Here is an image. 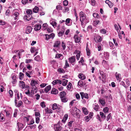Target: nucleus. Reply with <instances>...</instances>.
Returning <instances> with one entry per match:
<instances>
[{"label":"nucleus","instance_id":"nucleus-35","mask_svg":"<svg viewBox=\"0 0 131 131\" xmlns=\"http://www.w3.org/2000/svg\"><path fill=\"white\" fill-rule=\"evenodd\" d=\"M24 74L22 72L19 73V79L20 80H22L24 78Z\"/></svg>","mask_w":131,"mask_h":131},{"label":"nucleus","instance_id":"nucleus-2","mask_svg":"<svg viewBox=\"0 0 131 131\" xmlns=\"http://www.w3.org/2000/svg\"><path fill=\"white\" fill-rule=\"evenodd\" d=\"M81 95V99H83L84 98H85L87 99H89V96L88 94L87 93H84L83 92H81L80 93Z\"/></svg>","mask_w":131,"mask_h":131},{"label":"nucleus","instance_id":"nucleus-19","mask_svg":"<svg viewBox=\"0 0 131 131\" xmlns=\"http://www.w3.org/2000/svg\"><path fill=\"white\" fill-rule=\"evenodd\" d=\"M19 85L22 89H24L25 86V82L23 81H19Z\"/></svg>","mask_w":131,"mask_h":131},{"label":"nucleus","instance_id":"nucleus-58","mask_svg":"<svg viewBox=\"0 0 131 131\" xmlns=\"http://www.w3.org/2000/svg\"><path fill=\"white\" fill-rule=\"evenodd\" d=\"M21 2L23 4H25L28 3V0H22Z\"/></svg>","mask_w":131,"mask_h":131},{"label":"nucleus","instance_id":"nucleus-16","mask_svg":"<svg viewBox=\"0 0 131 131\" xmlns=\"http://www.w3.org/2000/svg\"><path fill=\"white\" fill-rule=\"evenodd\" d=\"M79 78L82 80H84L85 79V77L83 75V74L82 73H80L78 75Z\"/></svg>","mask_w":131,"mask_h":131},{"label":"nucleus","instance_id":"nucleus-56","mask_svg":"<svg viewBox=\"0 0 131 131\" xmlns=\"http://www.w3.org/2000/svg\"><path fill=\"white\" fill-rule=\"evenodd\" d=\"M35 60L37 61H39L40 60V57L39 56H37L35 58Z\"/></svg>","mask_w":131,"mask_h":131},{"label":"nucleus","instance_id":"nucleus-17","mask_svg":"<svg viewBox=\"0 0 131 131\" xmlns=\"http://www.w3.org/2000/svg\"><path fill=\"white\" fill-rule=\"evenodd\" d=\"M105 3L107 4L110 7H112L113 6V4L109 0H106L105 1Z\"/></svg>","mask_w":131,"mask_h":131},{"label":"nucleus","instance_id":"nucleus-9","mask_svg":"<svg viewBox=\"0 0 131 131\" xmlns=\"http://www.w3.org/2000/svg\"><path fill=\"white\" fill-rule=\"evenodd\" d=\"M75 56H72L69 58V61L70 63L72 64L75 61Z\"/></svg>","mask_w":131,"mask_h":131},{"label":"nucleus","instance_id":"nucleus-60","mask_svg":"<svg viewBox=\"0 0 131 131\" xmlns=\"http://www.w3.org/2000/svg\"><path fill=\"white\" fill-rule=\"evenodd\" d=\"M6 22L5 21H3L2 20H0V25H4L6 24Z\"/></svg>","mask_w":131,"mask_h":131},{"label":"nucleus","instance_id":"nucleus-25","mask_svg":"<svg viewBox=\"0 0 131 131\" xmlns=\"http://www.w3.org/2000/svg\"><path fill=\"white\" fill-rule=\"evenodd\" d=\"M12 79L13 80L12 81V83L13 84H15L17 82V80L16 79V76L15 75L13 76L12 77Z\"/></svg>","mask_w":131,"mask_h":131},{"label":"nucleus","instance_id":"nucleus-38","mask_svg":"<svg viewBox=\"0 0 131 131\" xmlns=\"http://www.w3.org/2000/svg\"><path fill=\"white\" fill-rule=\"evenodd\" d=\"M93 16L94 18H96L98 19L100 18V16L99 14L96 13H93Z\"/></svg>","mask_w":131,"mask_h":131},{"label":"nucleus","instance_id":"nucleus-22","mask_svg":"<svg viewBox=\"0 0 131 131\" xmlns=\"http://www.w3.org/2000/svg\"><path fill=\"white\" fill-rule=\"evenodd\" d=\"M26 17V19L28 21H29L31 19L32 17V16L31 15L27 14L25 16V18Z\"/></svg>","mask_w":131,"mask_h":131},{"label":"nucleus","instance_id":"nucleus-53","mask_svg":"<svg viewBox=\"0 0 131 131\" xmlns=\"http://www.w3.org/2000/svg\"><path fill=\"white\" fill-rule=\"evenodd\" d=\"M25 93L27 95H28L30 96H31V97L32 96V94H30V91L29 90H27V92H25Z\"/></svg>","mask_w":131,"mask_h":131},{"label":"nucleus","instance_id":"nucleus-55","mask_svg":"<svg viewBox=\"0 0 131 131\" xmlns=\"http://www.w3.org/2000/svg\"><path fill=\"white\" fill-rule=\"evenodd\" d=\"M68 4V1L67 0H65L63 2V5L64 6H67Z\"/></svg>","mask_w":131,"mask_h":131},{"label":"nucleus","instance_id":"nucleus-40","mask_svg":"<svg viewBox=\"0 0 131 131\" xmlns=\"http://www.w3.org/2000/svg\"><path fill=\"white\" fill-rule=\"evenodd\" d=\"M100 115L101 116L102 118H103L104 119H105L106 118V116L104 115V113L101 112L100 113Z\"/></svg>","mask_w":131,"mask_h":131},{"label":"nucleus","instance_id":"nucleus-30","mask_svg":"<svg viewBox=\"0 0 131 131\" xmlns=\"http://www.w3.org/2000/svg\"><path fill=\"white\" fill-rule=\"evenodd\" d=\"M23 101L26 104H28L30 103V102L26 97H24L23 99Z\"/></svg>","mask_w":131,"mask_h":131},{"label":"nucleus","instance_id":"nucleus-54","mask_svg":"<svg viewBox=\"0 0 131 131\" xmlns=\"http://www.w3.org/2000/svg\"><path fill=\"white\" fill-rule=\"evenodd\" d=\"M47 30L48 32H51L53 31V30L52 28L50 27H48Z\"/></svg>","mask_w":131,"mask_h":131},{"label":"nucleus","instance_id":"nucleus-4","mask_svg":"<svg viewBox=\"0 0 131 131\" xmlns=\"http://www.w3.org/2000/svg\"><path fill=\"white\" fill-rule=\"evenodd\" d=\"M60 43L61 42L60 40H56L54 43L53 47H54L59 48Z\"/></svg>","mask_w":131,"mask_h":131},{"label":"nucleus","instance_id":"nucleus-39","mask_svg":"<svg viewBox=\"0 0 131 131\" xmlns=\"http://www.w3.org/2000/svg\"><path fill=\"white\" fill-rule=\"evenodd\" d=\"M23 104V102L21 101H20L18 102L17 104V105H16V106L17 107H19L20 106H21V105H22Z\"/></svg>","mask_w":131,"mask_h":131},{"label":"nucleus","instance_id":"nucleus-59","mask_svg":"<svg viewBox=\"0 0 131 131\" xmlns=\"http://www.w3.org/2000/svg\"><path fill=\"white\" fill-rule=\"evenodd\" d=\"M50 38H52V39H53L54 37V34L53 33L51 34L50 35H49Z\"/></svg>","mask_w":131,"mask_h":131},{"label":"nucleus","instance_id":"nucleus-23","mask_svg":"<svg viewBox=\"0 0 131 131\" xmlns=\"http://www.w3.org/2000/svg\"><path fill=\"white\" fill-rule=\"evenodd\" d=\"M68 117V116L67 114H65L63 117V119L61 121L63 123H65L66 120L67 119Z\"/></svg>","mask_w":131,"mask_h":131},{"label":"nucleus","instance_id":"nucleus-44","mask_svg":"<svg viewBox=\"0 0 131 131\" xmlns=\"http://www.w3.org/2000/svg\"><path fill=\"white\" fill-rule=\"evenodd\" d=\"M78 85L80 87H82L83 86V82L81 81H79L78 83Z\"/></svg>","mask_w":131,"mask_h":131},{"label":"nucleus","instance_id":"nucleus-32","mask_svg":"<svg viewBox=\"0 0 131 131\" xmlns=\"http://www.w3.org/2000/svg\"><path fill=\"white\" fill-rule=\"evenodd\" d=\"M82 110L83 111L84 114L85 115H87L88 114V112L86 108L83 107Z\"/></svg>","mask_w":131,"mask_h":131},{"label":"nucleus","instance_id":"nucleus-46","mask_svg":"<svg viewBox=\"0 0 131 131\" xmlns=\"http://www.w3.org/2000/svg\"><path fill=\"white\" fill-rule=\"evenodd\" d=\"M99 102L102 105H104L105 104L104 100L103 99H100L99 100Z\"/></svg>","mask_w":131,"mask_h":131},{"label":"nucleus","instance_id":"nucleus-43","mask_svg":"<svg viewBox=\"0 0 131 131\" xmlns=\"http://www.w3.org/2000/svg\"><path fill=\"white\" fill-rule=\"evenodd\" d=\"M56 9L58 10H62V7L60 5H57L56 7Z\"/></svg>","mask_w":131,"mask_h":131},{"label":"nucleus","instance_id":"nucleus-10","mask_svg":"<svg viewBox=\"0 0 131 131\" xmlns=\"http://www.w3.org/2000/svg\"><path fill=\"white\" fill-rule=\"evenodd\" d=\"M74 38L75 39V42L76 43L79 42L80 40V38L78 36L75 35L74 36Z\"/></svg>","mask_w":131,"mask_h":131},{"label":"nucleus","instance_id":"nucleus-49","mask_svg":"<svg viewBox=\"0 0 131 131\" xmlns=\"http://www.w3.org/2000/svg\"><path fill=\"white\" fill-rule=\"evenodd\" d=\"M71 20L70 18H68L65 21L66 24V25H67L68 24H69L70 23Z\"/></svg>","mask_w":131,"mask_h":131},{"label":"nucleus","instance_id":"nucleus-34","mask_svg":"<svg viewBox=\"0 0 131 131\" xmlns=\"http://www.w3.org/2000/svg\"><path fill=\"white\" fill-rule=\"evenodd\" d=\"M58 108V107L56 104L54 103L52 105V108L53 110H55Z\"/></svg>","mask_w":131,"mask_h":131},{"label":"nucleus","instance_id":"nucleus-21","mask_svg":"<svg viewBox=\"0 0 131 131\" xmlns=\"http://www.w3.org/2000/svg\"><path fill=\"white\" fill-rule=\"evenodd\" d=\"M86 50L87 53V54L88 56H89L91 54L90 50L88 47V44H87L86 48Z\"/></svg>","mask_w":131,"mask_h":131},{"label":"nucleus","instance_id":"nucleus-33","mask_svg":"<svg viewBox=\"0 0 131 131\" xmlns=\"http://www.w3.org/2000/svg\"><path fill=\"white\" fill-rule=\"evenodd\" d=\"M64 32V30H62L61 31L59 32L58 33V36L59 37L62 36L63 35Z\"/></svg>","mask_w":131,"mask_h":131},{"label":"nucleus","instance_id":"nucleus-6","mask_svg":"<svg viewBox=\"0 0 131 131\" xmlns=\"http://www.w3.org/2000/svg\"><path fill=\"white\" fill-rule=\"evenodd\" d=\"M19 15V13L15 12L12 15V17L14 18V20H18V16Z\"/></svg>","mask_w":131,"mask_h":131},{"label":"nucleus","instance_id":"nucleus-13","mask_svg":"<svg viewBox=\"0 0 131 131\" xmlns=\"http://www.w3.org/2000/svg\"><path fill=\"white\" fill-rule=\"evenodd\" d=\"M115 76L117 80H119L120 81L121 80V74L118 73L117 72H116L115 73Z\"/></svg>","mask_w":131,"mask_h":131},{"label":"nucleus","instance_id":"nucleus-24","mask_svg":"<svg viewBox=\"0 0 131 131\" xmlns=\"http://www.w3.org/2000/svg\"><path fill=\"white\" fill-rule=\"evenodd\" d=\"M68 80L65 79H63L62 81V83L63 85V86H66L67 85Z\"/></svg>","mask_w":131,"mask_h":131},{"label":"nucleus","instance_id":"nucleus-26","mask_svg":"<svg viewBox=\"0 0 131 131\" xmlns=\"http://www.w3.org/2000/svg\"><path fill=\"white\" fill-rule=\"evenodd\" d=\"M60 99L61 101L64 103L67 102L68 100V99L66 96L62 98H61Z\"/></svg>","mask_w":131,"mask_h":131},{"label":"nucleus","instance_id":"nucleus-12","mask_svg":"<svg viewBox=\"0 0 131 131\" xmlns=\"http://www.w3.org/2000/svg\"><path fill=\"white\" fill-rule=\"evenodd\" d=\"M66 92L64 91H62L61 92L60 94V98H62L66 97Z\"/></svg>","mask_w":131,"mask_h":131},{"label":"nucleus","instance_id":"nucleus-27","mask_svg":"<svg viewBox=\"0 0 131 131\" xmlns=\"http://www.w3.org/2000/svg\"><path fill=\"white\" fill-rule=\"evenodd\" d=\"M57 71L59 73H64L65 72V70L61 68H59L58 69Z\"/></svg>","mask_w":131,"mask_h":131},{"label":"nucleus","instance_id":"nucleus-31","mask_svg":"<svg viewBox=\"0 0 131 131\" xmlns=\"http://www.w3.org/2000/svg\"><path fill=\"white\" fill-rule=\"evenodd\" d=\"M45 110L46 112L47 113H52V111L51 109L49 110L48 108L45 109Z\"/></svg>","mask_w":131,"mask_h":131},{"label":"nucleus","instance_id":"nucleus-52","mask_svg":"<svg viewBox=\"0 0 131 131\" xmlns=\"http://www.w3.org/2000/svg\"><path fill=\"white\" fill-rule=\"evenodd\" d=\"M62 47L63 50L65 49L66 46L65 43L63 41L62 42Z\"/></svg>","mask_w":131,"mask_h":131},{"label":"nucleus","instance_id":"nucleus-11","mask_svg":"<svg viewBox=\"0 0 131 131\" xmlns=\"http://www.w3.org/2000/svg\"><path fill=\"white\" fill-rule=\"evenodd\" d=\"M34 27L35 28L34 29L35 31L39 30L41 28V25L40 24H36Z\"/></svg>","mask_w":131,"mask_h":131},{"label":"nucleus","instance_id":"nucleus-45","mask_svg":"<svg viewBox=\"0 0 131 131\" xmlns=\"http://www.w3.org/2000/svg\"><path fill=\"white\" fill-rule=\"evenodd\" d=\"M24 51L23 50H19L18 52V55L19 57V58H20V54L21 53L23 52H24Z\"/></svg>","mask_w":131,"mask_h":131},{"label":"nucleus","instance_id":"nucleus-28","mask_svg":"<svg viewBox=\"0 0 131 131\" xmlns=\"http://www.w3.org/2000/svg\"><path fill=\"white\" fill-rule=\"evenodd\" d=\"M38 84L37 81L34 80H32L31 81V85L32 86H35Z\"/></svg>","mask_w":131,"mask_h":131},{"label":"nucleus","instance_id":"nucleus-48","mask_svg":"<svg viewBox=\"0 0 131 131\" xmlns=\"http://www.w3.org/2000/svg\"><path fill=\"white\" fill-rule=\"evenodd\" d=\"M103 111L104 113H107L108 111V108L107 107H105L103 109Z\"/></svg>","mask_w":131,"mask_h":131},{"label":"nucleus","instance_id":"nucleus-7","mask_svg":"<svg viewBox=\"0 0 131 131\" xmlns=\"http://www.w3.org/2000/svg\"><path fill=\"white\" fill-rule=\"evenodd\" d=\"M32 28L30 26H28L26 28V32L27 34H29L32 31Z\"/></svg>","mask_w":131,"mask_h":131},{"label":"nucleus","instance_id":"nucleus-63","mask_svg":"<svg viewBox=\"0 0 131 131\" xmlns=\"http://www.w3.org/2000/svg\"><path fill=\"white\" fill-rule=\"evenodd\" d=\"M30 51L31 53H34L36 51L35 47L31 48L30 49Z\"/></svg>","mask_w":131,"mask_h":131},{"label":"nucleus","instance_id":"nucleus-51","mask_svg":"<svg viewBox=\"0 0 131 131\" xmlns=\"http://www.w3.org/2000/svg\"><path fill=\"white\" fill-rule=\"evenodd\" d=\"M100 23V21L99 20H96L94 21L93 25L96 26L98 24Z\"/></svg>","mask_w":131,"mask_h":131},{"label":"nucleus","instance_id":"nucleus-41","mask_svg":"<svg viewBox=\"0 0 131 131\" xmlns=\"http://www.w3.org/2000/svg\"><path fill=\"white\" fill-rule=\"evenodd\" d=\"M100 73L102 76V78L103 79H105V77L104 75V73L101 70H99Z\"/></svg>","mask_w":131,"mask_h":131},{"label":"nucleus","instance_id":"nucleus-18","mask_svg":"<svg viewBox=\"0 0 131 131\" xmlns=\"http://www.w3.org/2000/svg\"><path fill=\"white\" fill-rule=\"evenodd\" d=\"M51 89V86L50 85H49L47 86L45 89V91L46 93L48 92L49 90Z\"/></svg>","mask_w":131,"mask_h":131},{"label":"nucleus","instance_id":"nucleus-15","mask_svg":"<svg viewBox=\"0 0 131 131\" xmlns=\"http://www.w3.org/2000/svg\"><path fill=\"white\" fill-rule=\"evenodd\" d=\"M58 83H59L60 84H61V81L59 79H57L53 81L52 82V83L53 85H55Z\"/></svg>","mask_w":131,"mask_h":131},{"label":"nucleus","instance_id":"nucleus-8","mask_svg":"<svg viewBox=\"0 0 131 131\" xmlns=\"http://www.w3.org/2000/svg\"><path fill=\"white\" fill-rule=\"evenodd\" d=\"M17 125L18 128V131H19V130L22 129L24 126L23 124L19 122H18L17 123Z\"/></svg>","mask_w":131,"mask_h":131},{"label":"nucleus","instance_id":"nucleus-3","mask_svg":"<svg viewBox=\"0 0 131 131\" xmlns=\"http://www.w3.org/2000/svg\"><path fill=\"white\" fill-rule=\"evenodd\" d=\"M54 128L55 131H61L62 129V127L60 125H54Z\"/></svg>","mask_w":131,"mask_h":131},{"label":"nucleus","instance_id":"nucleus-42","mask_svg":"<svg viewBox=\"0 0 131 131\" xmlns=\"http://www.w3.org/2000/svg\"><path fill=\"white\" fill-rule=\"evenodd\" d=\"M50 24L51 25L54 27L57 26V23L56 22L54 21H52L50 23Z\"/></svg>","mask_w":131,"mask_h":131},{"label":"nucleus","instance_id":"nucleus-57","mask_svg":"<svg viewBox=\"0 0 131 131\" xmlns=\"http://www.w3.org/2000/svg\"><path fill=\"white\" fill-rule=\"evenodd\" d=\"M72 84L71 83L69 82V84L67 86V89L68 90H70V89L71 88V86H72Z\"/></svg>","mask_w":131,"mask_h":131},{"label":"nucleus","instance_id":"nucleus-36","mask_svg":"<svg viewBox=\"0 0 131 131\" xmlns=\"http://www.w3.org/2000/svg\"><path fill=\"white\" fill-rule=\"evenodd\" d=\"M109 44L111 49H114L115 48L114 45L113 43L111 42L110 41L109 42Z\"/></svg>","mask_w":131,"mask_h":131},{"label":"nucleus","instance_id":"nucleus-61","mask_svg":"<svg viewBox=\"0 0 131 131\" xmlns=\"http://www.w3.org/2000/svg\"><path fill=\"white\" fill-rule=\"evenodd\" d=\"M99 107V105H95L94 109L96 111H98Z\"/></svg>","mask_w":131,"mask_h":131},{"label":"nucleus","instance_id":"nucleus-62","mask_svg":"<svg viewBox=\"0 0 131 131\" xmlns=\"http://www.w3.org/2000/svg\"><path fill=\"white\" fill-rule=\"evenodd\" d=\"M62 55L61 54H57L56 55V57L58 58H59Z\"/></svg>","mask_w":131,"mask_h":131},{"label":"nucleus","instance_id":"nucleus-50","mask_svg":"<svg viewBox=\"0 0 131 131\" xmlns=\"http://www.w3.org/2000/svg\"><path fill=\"white\" fill-rule=\"evenodd\" d=\"M27 14L31 15L32 13V11L30 9H28L26 11Z\"/></svg>","mask_w":131,"mask_h":131},{"label":"nucleus","instance_id":"nucleus-37","mask_svg":"<svg viewBox=\"0 0 131 131\" xmlns=\"http://www.w3.org/2000/svg\"><path fill=\"white\" fill-rule=\"evenodd\" d=\"M48 26V24L47 23H44L43 24L42 26L44 30H45L47 29Z\"/></svg>","mask_w":131,"mask_h":131},{"label":"nucleus","instance_id":"nucleus-64","mask_svg":"<svg viewBox=\"0 0 131 131\" xmlns=\"http://www.w3.org/2000/svg\"><path fill=\"white\" fill-rule=\"evenodd\" d=\"M73 122V121H70L68 123V126H69V127H71L72 126V124Z\"/></svg>","mask_w":131,"mask_h":131},{"label":"nucleus","instance_id":"nucleus-1","mask_svg":"<svg viewBox=\"0 0 131 131\" xmlns=\"http://www.w3.org/2000/svg\"><path fill=\"white\" fill-rule=\"evenodd\" d=\"M80 21L84 20L86 19L85 14L82 11L80 12Z\"/></svg>","mask_w":131,"mask_h":131},{"label":"nucleus","instance_id":"nucleus-14","mask_svg":"<svg viewBox=\"0 0 131 131\" xmlns=\"http://www.w3.org/2000/svg\"><path fill=\"white\" fill-rule=\"evenodd\" d=\"M58 93V90L54 88H53L52 89L51 93L56 94H57Z\"/></svg>","mask_w":131,"mask_h":131},{"label":"nucleus","instance_id":"nucleus-20","mask_svg":"<svg viewBox=\"0 0 131 131\" xmlns=\"http://www.w3.org/2000/svg\"><path fill=\"white\" fill-rule=\"evenodd\" d=\"M76 109H77V108H76ZM80 112V110L79 109H77L74 112V115L78 117L79 116V113Z\"/></svg>","mask_w":131,"mask_h":131},{"label":"nucleus","instance_id":"nucleus-47","mask_svg":"<svg viewBox=\"0 0 131 131\" xmlns=\"http://www.w3.org/2000/svg\"><path fill=\"white\" fill-rule=\"evenodd\" d=\"M40 105L43 108H44L46 107L45 103L44 101H43L40 103Z\"/></svg>","mask_w":131,"mask_h":131},{"label":"nucleus","instance_id":"nucleus-5","mask_svg":"<svg viewBox=\"0 0 131 131\" xmlns=\"http://www.w3.org/2000/svg\"><path fill=\"white\" fill-rule=\"evenodd\" d=\"M94 40L95 42H101V41L102 39L101 37L97 36L94 37Z\"/></svg>","mask_w":131,"mask_h":131},{"label":"nucleus","instance_id":"nucleus-29","mask_svg":"<svg viewBox=\"0 0 131 131\" xmlns=\"http://www.w3.org/2000/svg\"><path fill=\"white\" fill-rule=\"evenodd\" d=\"M39 10V8L37 6H35L33 9V12L34 13H37Z\"/></svg>","mask_w":131,"mask_h":131}]
</instances>
